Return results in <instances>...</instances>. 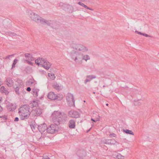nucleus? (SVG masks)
<instances>
[{"label": "nucleus", "instance_id": "nucleus-1", "mask_svg": "<svg viewBox=\"0 0 159 159\" xmlns=\"http://www.w3.org/2000/svg\"><path fill=\"white\" fill-rule=\"evenodd\" d=\"M53 122L55 125H59L60 124L63 123L67 120V115L63 112L58 111H55L52 115Z\"/></svg>", "mask_w": 159, "mask_h": 159}, {"label": "nucleus", "instance_id": "nucleus-2", "mask_svg": "<svg viewBox=\"0 0 159 159\" xmlns=\"http://www.w3.org/2000/svg\"><path fill=\"white\" fill-rule=\"evenodd\" d=\"M30 107L27 104L24 105L20 107L19 109V113L21 120L28 119L31 113L30 111Z\"/></svg>", "mask_w": 159, "mask_h": 159}, {"label": "nucleus", "instance_id": "nucleus-3", "mask_svg": "<svg viewBox=\"0 0 159 159\" xmlns=\"http://www.w3.org/2000/svg\"><path fill=\"white\" fill-rule=\"evenodd\" d=\"M71 58L75 62L76 64L80 65L82 63V53L78 51L73 50L70 54Z\"/></svg>", "mask_w": 159, "mask_h": 159}, {"label": "nucleus", "instance_id": "nucleus-4", "mask_svg": "<svg viewBox=\"0 0 159 159\" xmlns=\"http://www.w3.org/2000/svg\"><path fill=\"white\" fill-rule=\"evenodd\" d=\"M35 63L38 66L41 65L47 70L49 69L52 65L47 61L42 58H39L36 60Z\"/></svg>", "mask_w": 159, "mask_h": 159}, {"label": "nucleus", "instance_id": "nucleus-5", "mask_svg": "<svg viewBox=\"0 0 159 159\" xmlns=\"http://www.w3.org/2000/svg\"><path fill=\"white\" fill-rule=\"evenodd\" d=\"M27 12L28 15L31 20L38 23H39L42 17L31 11H29Z\"/></svg>", "mask_w": 159, "mask_h": 159}, {"label": "nucleus", "instance_id": "nucleus-6", "mask_svg": "<svg viewBox=\"0 0 159 159\" xmlns=\"http://www.w3.org/2000/svg\"><path fill=\"white\" fill-rule=\"evenodd\" d=\"M73 48L77 51L84 52L88 51V49L85 46L80 44H74L72 46Z\"/></svg>", "mask_w": 159, "mask_h": 159}, {"label": "nucleus", "instance_id": "nucleus-7", "mask_svg": "<svg viewBox=\"0 0 159 159\" xmlns=\"http://www.w3.org/2000/svg\"><path fill=\"white\" fill-rule=\"evenodd\" d=\"M58 125L52 124L49 125L47 129V132L49 134H53L57 132L59 130Z\"/></svg>", "mask_w": 159, "mask_h": 159}, {"label": "nucleus", "instance_id": "nucleus-8", "mask_svg": "<svg viewBox=\"0 0 159 159\" xmlns=\"http://www.w3.org/2000/svg\"><path fill=\"white\" fill-rule=\"evenodd\" d=\"M31 113L33 116H38L42 113V110L39 107L34 108L32 111Z\"/></svg>", "mask_w": 159, "mask_h": 159}, {"label": "nucleus", "instance_id": "nucleus-9", "mask_svg": "<svg viewBox=\"0 0 159 159\" xmlns=\"http://www.w3.org/2000/svg\"><path fill=\"white\" fill-rule=\"evenodd\" d=\"M68 116L71 117L78 118L80 117V114L77 111L71 110L68 112Z\"/></svg>", "mask_w": 159, "mask_h": 159}, {"label": "nucleus", "instance_id": "nucleus-10", "mask_svg": "<svg viewBox=\"0 0 159 159\" xmlns=\"http://www.w3.org/2000/svg\"><path fill=\"white\" fill-rule=\"evenodd\" d=\"M66 99L67 102H69V104H70L71 102H72V103L71 104V105H75V101L72 94L70 93H68L66 97Z\"/></svg>", "mask_w": 159, "mask_h": 159}, {"label": "nucleus", "instance_id": "nucleus-11", "mask_svg": "<svg viewBox=\"0 0 159 159\" xmlns=\"http://www.w3.org/2000/svg\"><path fill=\"white\" fill-rule=\"evenodd\" d=\"M47 128V125L45 123H43L38 125V129L41 133H43Z\"/></svg>", "mask_w": 159, "mask_h": 159}, {"label": "nucleus", "instance_id": "nucleus-12", "mask_svg": "<svg viewBox=\"0 0 159 159\" xmlns=\"http://www.w3.org/2000/svg\"><path fill=\"white\" fill-rule=\"evenodd\" d=\"M77 154L80 158V159H82V157L86 156V153L85 151L83 150H80L77 152Z\"/></svg>", "mask_w": 159, "mask_h": 159}, {"label": "nucleus", "instance_id": "nucleus-13", "mask_svg": "<svg viewBox=\"0 0 159 159\" xmlns=\"http://www.w3.org/2000/svg\"><path fill=\"white\" fill-rule=\"evenodd\" d=\"M58 96L52 92H50L48 95V98L49 99L52 100L56 99L58 98Z\"/></svg>", "mask_w": 159, "mask_h": 159}, {"label": "nucleus", "instance_id": "nucleus-14", "mask_svg": "<svg viewBox=\"0 0 159 159\" xmlns=\"http://www.w3.org/2000/svg\"><path fill=\"white\" fill-rule=\"evenodd\" d=\"M16 108V104H14L12 103H9L7 106V109L9 111H13Z\"/></svg>", "mask_w": 159, "mask_h": 159}, {"label": "nucleus", "instance_id": "nucleus-15", "mask_svg": "<svg viewBox=\"0 0 159 159\" xmlns=\"http://www.w3.org/2000/svg\"><path fill=\"white\" fill-rule=\"evenodd\" d=\"M51 22L52 21L51 20H46L42 18L41 21L39 23L45 25H46L48 26H50Z\"/></svg>", "mask_w": 159, "mask_h": 159}, {"label": "nucleus", "instance_id": "nucleus-16", "mask_svg": "<svg viewBox=\"0 0 159 159\" xmlns=\"http://www.w3.org/2000/svg\"><path fill=\"white\" fill-rule=\"evenodd\" d=\"M7 85L9 87H11L13 85L14 82L11 78H8L6 79Z\"/></svg>", "mask_w": 159, "mask_h": 159}, {"label": "nucleus", "instance_id": "nucleus-17", "mask_svg": "<svg viewBox=\"0 0 159 159\" xmlns=\"http://www.w3.org/2000/svg\"><path fill=\"white\" fill-rule=\"evenodd\" d=\"M68 4L62 2H60L58 3V6L60 7L61 8L65 11Z\"/></svg>", "mask_w": 159, "mask_h": 159}, {"label": "nucleus", "instance_id": "nucleus-18", "mask_svg": "<svg viewBox=\"0 0 159 159\" xmlns=\"http://www.w3.org/2000/svg\"><path fill=\"white\" fill-rule=\"evenodd\" d=\"M69 126L71 129L74 128L75 127V122L73 119L70 120L69 123Z\"/></svg>", "mask_w": 159, "mask_h": 159}, {"label": "nucleus", "instance_id": "nucleus-19", "mask_svg": "<svg viewBox=\"0 0 159 159\" xmlns=\"http://www.w3.org/2000/svg\"><path fill=\"white\" fill-rule=\"evenodd\" d=\"M65 11L70 13H72L74 11V8L72 6L69 4Z\"/></svg>", "mask_w": 159, "mask_h": 159}, {"label": "nucleus", "instance_id": "nucleus-20", "mask_svg": "<svg viewBox=\"0 0 159 159\" xmlns=\"http://www.w3.org/2000/svg\"><path fill=\"white\" fill-rule=\"evenodd\" d=\"M0 91L2 93H4L6 95H7L9 93L7 90L4 86H2L0 88Z\"/></svg>", "mask_w": 159, "mask_h": 159}, {"label": "nucleus", "instance_id": "nucleus-21", "mask_svg": "<svg viewBox=\"0 0 159 159\" xmlns=\"http://www.w3.org/2000/svg\"><path fill=\"white\" fill-rule=\"evenodd\" d=\"M82 61L83 60H84L86 61H87V60H89L90 59V58L89 56L88 55H84L82 53Z\"/></svg>", "mask_w": 159, "mask_h": 159}, {"label": "nucleus", "instance_id": "nucleus-22", "mask_svg": "<svg viewBox=\"0 0 159 159\" xmlns=\"http://www.w3.org/2000/svg\"><path fill=\"white\" fill-rule=\"evenodd\" d=\"M16 82L17 83L16 84L17 86H20V87H23V84L22 80L20 79H18Z\"/></svg>", "mask_w": 159, "mask_h": 159}, {"label": "nucleus", "instance_id": "nucleus-23", "mask_svg": "<svg viewBox=\"0 0 159 159\" xmlns=\"http://www.w3.org/2000/svg\"><path fill=\"white\" fill-rule=\"evenodd\" d=\"M123 132L126 133L127 134H128L132 135H134V133L131 130L128 129H123Z\"/></svg>", "mask_w": 159, "mask_h": 159}, {"label": "nucleus", "instance_id": "nucleus-24", "mask_svg": "<svg viewBox=\"0 0 159 159\" xmlns=\"http://www.w3.org/2000/svg\"><path fill=\"white\" fill-rule=\"evenodd\" d=\"M53 87L56 90H60L61 89V86L57 83L53 85Z\"/></svg>", "mask_w": 159, "mask_h": 159}, {"label": "nucleus", "instance_id": "nucleus-25", "mask_svg": "<svg viewBox=\"0 0 159 159\" xmlns=\"http://www.w3.org/2000/svg\"><path fill=\"white\" fill-rule=\"evenodd\" d=\"M86 78L90 80V81L93 79H94L96 78V76L93 75H87L86 76Z\"/></svg>", "mask_w": 159, "mask_h": 159}, {"label": "nucleus", "instance_id": "nucleus-26", "mask_svg": "<svg viewBox=\"0 0 159 159\" xmlns=\"http://www.w3.org/2000/svg\"><path fill=\"white\" fill-rule=\"evenodd\" d=\"M3 25L4 26L5 28H7L10 26V24L9 23V22L6 21H4L3 22Z\"/></svg>", "mask_w": 159, "mask_h": 159}, {"label": "nucleus", "instance_id": "nucleus-27", "mask_svg": "<svg viewBox=\"0 0 159 159\" xmlns=\"http://www.w3.org/2000/svg\"><path fill=\"white\" fill-rule=\"evenodd\" d=\"M20 86H17L16 88L14 89L15 91L16 94L19 95L20 94L19 91L20 88H21Z\"/></svg>", "mask_w": 159, "mask_h": 159}, {"label": "nucleus", "instance_id": "nucleus-28", "mask_svg": "<svg viewBox=\"0 0 159 159\" xmlns=\"http://www.w3.org/2000/svg\"><path fill=\"white\" fill-rule=\"evenodd\" d=\"M34 97H37L38 96V91L36 89H33L32 91Z\"/></svg>", "mask_w": 159, "mask_h": 159}, {"label": "nucleus", "instance_id": "nucleus-29", "mask_svg": "<svg viewBox=\"0 0 159 159\" xmlns=\"http://www.w3.org/2000/svg\"><path fill=\"white\" fill-rule=\"evenodd\" d=\"M6 34L7 35H8L11 36H15L17 35V34L16 33L11 32H7L6 33Z\"/></svg>", "mask_w": 159, "mask_h": 159}, {"label": "nucleus", "instance_id": "nucleus-30", "mask_svg": "<svg viewBox=\"0 0 159 159\" xmlns=\"http://www.w3.org/2000/svg\"><path fill=\"white\" fill-rule=\"evenodd\" d=\"M116 158L118 159H124L125 157L122 156L120 154L118 153L116 156Z\"/></svg>", "mask_w": 159, "mask_h": 159}, {"label": "nucleus", "instance_id": "nucleus-31", "mask_svg": "<svg viewBox=\"0 0 159 159\" xmlns=\"http://www.w3.org/2000/svg\"><path fill=\"white\" fill-rule=\"evenodd\" d=\"M48 76L52 80H54L55 78V75L53 74L48 73Z\"/></svg>", "mask_w": 159, "mask_h": 159}, {"label": "nucleus", "instance_id": "nucleus-32", "mask_svg": "<svg viewBox=\"0 0 159 159\" xmlns=\"http://www.w3.org/2000/svg\"><path fill=\"white\" fill-rule=\"evenodd\" d=\"M18 61V60L16 59H15L14 60L13 63H12V69L14 68L15 66V65L17 63Z\"/></svg>", "mask_w": 159, "mask_h": 159}, {"label": "nucleus", "instance_id": "nucleus-33", "mask_svg": "<svg viewBox=\"0 0 159 159\" xmlns=\"http://www.w3.org/2000/svg\"><path fill=\"white\" fill-rule=\"evenodd\" d=\"M31 102L33 104L35 108L39 107L38 106V102L36 101H33Z\"/></svg>", "mask_w": 159, "mask_h": 159}, {"label": "nucleus", "instance_id": "nucleus-34", "mask_svg": "<svg viewBox=\"0 0 159 159\" xmlns=\"http://www.w3.org/2000/svg\"><path fill=\"white\" fill-rule=\"evenodd\" d=\"M110 144H115L116 142V141L114 139H110Z\"/></svg>", "mask_w": 159, "mask_h": 159}, {"label": "nucleus", "instance_id": "nucleus-35", "mask_svg": "<svg viewBox=\"0 0 159 159\" xmlns=\"http://www.w3.org/2000/svg\"><path fill=\"white\" fill-rule=\"evenodd\" d=\"M30 126L32 130L33 131H34L35 130V125H34L33 124H30Z\"/></svg>", "mask_w": 159, "mask_h": 159}, {"label": "nucleus", "instance_id": "nucleus-36", "mask_svg": "<svg viewBox=\"0 0 159 159\" xmlns=\"http://www.w3.org/2000/svg\"><path fill=\"white\" fill-rule=\"evenodd\" d=\"M14 56V54H12L11 55H9L8 56H7L5 58V59H10V58H11V57H13Z\"/></svg>", "mask_w": 159, "mask_h": 159}, {"label": "nucleus", "instance_id": "nucleus-37", "mask_svg": "<svg viewBox=\"0 0 159 159\" xmlns=\"http://www.w3.org/2000/svg\"><path fill=\"white\" fill-rule=\"evenodd\" d=\"M110 140L107 139L105 140V141L104 142V143L106 144H110Z\"/></svg>", "mask_w": 159, "mask_h": 159}, {"label": "nucleus", "instance_id": "nucleus-38", "mask_svg": "<svg viewBox=\"0 0 159 159\" xmlns=\"http://www.w3.org/2000/svg\"><path fill=\"white\" fill-rule=\"evenodd\" d=\"M31 54L30 53H26L25 54V57H28V59L30 57V56Z\"/></svg>", "mask_w": 159, "mask_h": 159}, {"label": "nucleus", "instance_id": "nucleus-39", "mask_svg": "<svg viewBox=\"0 0 159 159\" xmlns=\"http://www.w3.org/2000/svg\"><path fill=\"white\" fill-rule=\"evenodd\" d=\"M84 7L85 8L87 9H89V10H91V11H93V9L91 8H90V7H87L86 5H84Z\"/></svg>", "mask_w": 159, "mask_h": 159}, {"label": "nucleus", "instance_id": "nucleus-40", "mask_svg": "<svg viewBox=\"0 0 159 159\" xmlns=\"http://www.w3.org/2000/svg\"><path fill=\"white\" fill-rule=\"evenodd\" d=\"M1 118H3L4 120H6L7 119V117L6 116H2L0 117Z\"/></svg>", "mask_w": 159, "mask_h": 159}, {"label": "nucleus", "instance_id": "nucleus-41", "mask_svg": "<svg viewBox=\"0 0 159 159\" xmlns=\"http://www.w3.org/2000/svg\"><path fill=\"white\" fill-rule=\"evenodd\" d=\"M29 106L30 107L33 108V109H34V108H35L32 102L30 103L29 105Z\"/></svg>", "mask_w": 159, "mask_h": 159}, {"label": "nucleus", "instance_id": "nucleus-42", "mask_svg": "<svg viewBox=\"0 0 159 159\" xmlns=\"http://www.w3.org/2000/svg\"><path fill=\"white\" fill-rule=\"evenodd\" d=\"M42 159H50L47 155H43Z\"/></svg>", "mask_w": 159, "mask_h": 159}, {"label": "nucleus", "instance_id": "nucleus-43", "mask_svg": "<svg viewBox=\"0 0 159 159\" xmlns=\"http://www.w3.org/2000/svg\"><path fill=\"white\" fill-rule=\"evenodd\" d=\"M90 80H89L88 79H85L84 81V83L85 84H86L87 82H90Z\"/></svg>", "mask_w": 159, "mask_h": 159}, {"label": "nucleus", "instance_id": "nucleus-44", "mask_svg": "<svg viewBox=\"0 0 159 159\" xmlns=\"http://www.w3.org/2000/svg\"><path fill=\"white\" fill-rule=\"evenodd\" d=\"M78 4L83 7H84L85 5L82 2H79L78 3Z\"/></svg>", "mask_w": 159, "mask_h": 159}, {"label": "nucleus", "instance_id": "nucleus-45", "mask_svg": "<svg viewBox=\"0 0 159 159\" xmlns=\"http://www.w3.org/2000/svg\"><path fill=\"white\" fill-rule=\"evenodd\" d=\"M143 35L144 36H145L146 37H152L151 36L148 35L146 34H143Z\"/></svg>", "mask_w": 159, "mask_h": 159}, {"label": "nucleus", "instance_id": "nucleus-46", "mask_svg": "<svg viewBox=\"0 0 159 159\" xmlns=\"http://www.w3.org/2000/svg\"><path fill=\"white\" fill-rule=\"evenodd\" d=\"M26 61L27 62V63L29 64L32 65V66L33 65V63L32 62H31V61H30L28 60H26Z\"/></svg>", "mask_w": 159, "mask_h": 159}, {"label": "nucleus", "instance_id": "nucleus-47", "mask_svg": "<svg viewBox=\"0 0 159 159\" xmlns=\"http://www.w3.org/2000/svg\"><path fill=\"white\" fill-rule=\"evenodd\" d=\"M111 137H116V135L115 134H111L109 135Z\"/></svg>", "mask_w": 159, "mask_h": 159}, {"label": "nucleus", "instance_id": "nucleus-48", "mask_svg": "<svg viewBox=\"0 0 159 159\" xmlns=\"http://www.w3.org/2000/svg\"><path fill=\"white\" fill-rule=\"evenodd\" d=\"M135 33H136L137 34H139L140 35H143V33H141L140 32H138V31H135Z\"/></svg>", "mask_w": 159, "mask_h": 159}, {"label": "nucleus", "instance_id": "nucleus-49", "mask_svg": "<svg viewBox=\"0 0 159 159\" xmlns=\"http://www.w3.org/2000/svg\"><path fill=\"white\" fill-rule=\"evenodd\" d=\"M26 90L27 91L30 92L31 90V89L30 87H28L27 88Z\"/></svg>", "mask_w": 159, "mask_h": 159}, {"label": "nucleus", "instance_id": "nucleus-50", "mask_svg": "<svg viewBox=\"0 0 159 159\" xmlns=\"http://www.w3.org/2000/svg\"><path fill=\"white\" fill-rule=\"evenodd\" d=\"M28 60H30L31 61H33L34 60V58L33 57H30L29 58H28Z\"/></svg>", "mask_w": 159, "mask_h": 159}, {"label": "nucleus", "instance_id": "nucleus-51", "mask_svg": "<svg viewBox=\"0 0 159 159\" xmlns=\"http://www.w3.org/2000/svg\"><path fill=\"white\" fill-rule=\"evenodd\" d=\"M19 118L17 117L15 118L14 119L15 121H18L19 120Z\"/></svg>", "mask_w": 159, "mask_h": 159}, {"label": "nucleus", "instance_id": "nucleus-52", "mask_svg": "<svg viewBox=\"0 0 159 159\" xmlns=\"http://www.w3.org/2000/svg\"><path fill=\"white\" fill-rule=\"evenodd\" d=\"M91 120H92V121H94V122H96V120H95L94 119H93V118H92Z\"/></svg>", "mask_w": 159, "mask_h": 159}, {"label": "nucleus", "instance_id": "nucleus-53", "mask_svg": "<svg viewBox=\"0 0 159 159\" xmlns=\"http://www.w3.org/2000/svg\"><path fill=\"white\" fill-rule=\"evenodd\" d=\"M2 98L0 97V102H1L2 101Z\"/></svg>", "mask_w": 159, "mask_h": 159}, {"label": "nucleus", "instance_id": "nucleus-54", "mask_svg": "<svg viewBox=\"0 0 159 159\" xmlns=\"http://www.w3.org/2000/svg\"><path fill=\"white\" fill-rule=\"evenodd\" d=\"M91 129V128H90L87 131V132H89L90 130Z\"/></svg>", "mask_w": 159, "mask_h": 159}, {"label": "nucleus", "instance_id": "nucleus-55", "mask_svg": "<svg viewBox=\"0 0 159 159\" xmlns=\"http://www.w3.org/2000/svg\"><path fill=\"white\" fill-rule=\"evenodd\" d=\"M108 105L109 104H108V103H107V104H106V105L107 106H108Z\"/></svg>", "mask_w": 159, "mask_h": 159}, {"label": "nucleus", "instance_id": "nucleus-56", "mask_svg": "<svg viewBox=\"0 0 159 159\" xmlns=\"http://www.w3.org/2000/svg\"><path fill=\"white\" fill-rule=\"evenodd\" d=\"M103 87H104H104H105V85H103Z\"/></svg>", "mask_w": 159, "mask_h": 159}, {"label": "nucleus", "instance_id": "nucleus-57", "mask_svg": "<svg viewBox=\"0 0 159 159\" xmlns=\"http://www.w3.org/2000/svg\"><path fill=\"white\" fill-rule=\"evenodd\" d=\"M93 93L95 94V92H93Z\"/></svg>", "mask_w": 159, "mask_h": 159}, {"label": "nucleus", "instance_id": "nucleus-58", "mask_svg": "<svg viewBox=\"0 0 159 159\" xmlns=\"http://www.w3.org/2000/svg\"><path fill=\"white\" fill-rule=\"evenodd\" d=\"M85 102V100H84V102Z\"/></svg>", "mask_w": 159, "mask_h": 159}, {"label": "nucleus", "instance_id": "nucleus-59", "mask_svg": "<svg viewBox=\"0 0 159 159\" xmlns=\"http://www.w3.org/2000/svg\"><path fill=\"white\" fill-rule=\"evenodd\" d=\"M82 159H83V158H82Z\"/></svg>", "mask_w": 159, "mask_h": 159}]
</instances>
